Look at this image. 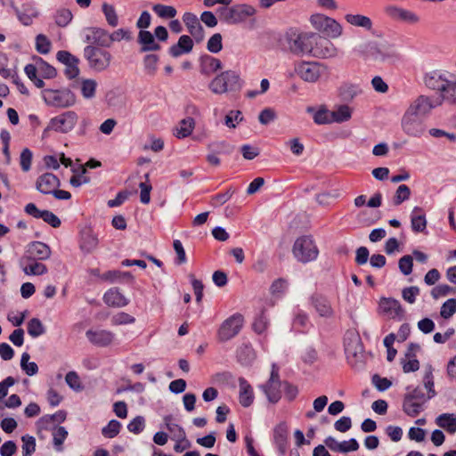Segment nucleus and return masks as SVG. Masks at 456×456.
Instances as JSON below:
<instances>
[{
  "label": "nucleus",
  "mask_w": 456,
  "mask_h": 456,
  "mask_svg": "<svg viewBox=\"0 0 456 456\" xmlns=\"http://www.w3.org/2000/svg\"><path fill=\"white\" fill-rule=\"evenodd\" d=\"M42 96L47 105L55 108H68L76 102L75 94L69 89H45Z\"/></svg>",
  "instance_id": "6"
},
{
  "label": "nucleus",
  "mask_w": 456,
  "mask_h": 456,
  "mask_svg": "<svg viewBox=\"0 0 456 456\" xmlns=\"http://www.w3.org/2000/svg\"><path fill=\"white\" fill-rule=\"evenodd\" d=\"M403 410L408 416L416 417L423 411V403L413 401L404 395Z\"/></svg>",
  "instance_id": "41"
},
{
  "label": "nucleus",
  "mask_w": 456,
  "mask_h": 456,
  "mask_svg": "<svg viewBox=\"0 0 456 456\" xmlns=\"http://www.w3.org/2000/svg\"><path fill=\"white\" fill-rule=\"evenodd\" d=\"M57 60L65 65L64 73L69 79H73L79 75V60L68 51H59L56 54Z\"/></svg>",
  "instance_id": "17"
},
{
  "label": "nucleus",
  "mask_w": 456,
  "mask_h": 456,
  "mask_svg": "<svg viewBox=\"0 0 456 456\" xmlns=\"http://www.w3.org/2000/svg\"><path fill=\"white\" fill-rule=\"evenodd\" d=\"M410 196H411V190H410L409 186H407L406 184L399 185L395 193V196H394V200H393L394 205H395V206L401 205L403 202L409 200Z\"/></svg>",
  "instance_id": "52"
},
{
  "label": "nucleus",
  "mask_w": 456,
  "mask_h": 456,
  "mask_svg": "<svg viewBox=\"0 0 456 456\" xmlns=\"http://www.w3.org/2000/svg\"><path fill=\"white\" fill-rule=\"evenodd\" d=\"M311 24L314 28L323 32L330 38H338L342 35V26L334 19L322 14L312 15Z\"/></svg>",
  "instance_id": "9"
},
{
  "label": "nucleus",
  "mask_w": 456,
  "mask_h": 456,
  "mask_svg": "<svg viewBox=\"0 0 456 456\" xmlns=\"http://www.w3.org/2000/svg\"><path fill=\"white\" fill-rule=\"evenodd\" d=\"M379 306L382 312L391 319L402 320L404 316V309L395 298H382Z\"/></svg>",
  "instance_id": "23"
},
{
  "label": "nucleus",
  "mask_w": 456,
  "mask_h": 456,
  "mask_svg": "<svg viewBox=\"0 0 456 456\" xmlns=\"http://www.w3.org/2000/svg\"><path fill=\"white\" fill-rule=\"evenodd\" d=\"M183 21L197 43L204 39V28L196 14L189 12H185L183 15Z\"/></svg>",
  "instance_id": "21"
},
{
  "label": "nucleus",
  "mask_w": 456,
  "mask_h": 456,
  "mask_svg": "<svg viewBox=\"0 0 456 456\" xmlns=\"http://www.w3.org/2000/svg\"><path fill=\"white\" fill-rule=\"evenodd\" d=\"M200 72L204 76H210L223 68L221 61L208 54H204L199 60Z\"/></svg>",
  "instance_id": "25"
},
{
  "label": "nucleus",
  "mask_w": 456,
  "mask_h": 456,
  "mask_svg": "<svg viewBox=\"0 0 456 456\" xmlns=\"http://www.w3.org/2000/svg\"><path fill=\"white\" fill-rule=\"evenodd\" d=\"M137 42L141 45L140 53L155 52L161 49L160 45L156 42L154 35L148 30L139 31Z\"/></svg>",
  "instance_id": "24"
},
{
  "label": "nucleus",
  "mask_w": 456,
  "mask_h": 456,
  "mask_svg": "<svg viewBox=\"0 0 456 456\" xmlns=\"http://www.w3.org/2000/svg\"><path fill=\"white\" fill-rule=\"evenodd\" d=\"M456 312V298H450L446 300L440 311V314L444 319H449L452 317Z\"/></svg>",
  "instance_id": "59"
},
{
  "label": "nucleus",
  "mask_w": 456,
  "mask_h": 456,
  "mask_svg": "<svg viewBox=\"0 0 456 456\" xmlns=\"http://www.w3.org/2000/svg\"><path fill=\"white\" fill-rule=\"evenodd\" d=\"M133 39L132 32L129 28H118L113 32H109V45H112L114 42H120L122 40L131 41Z\"/></svg>",
  "instance_id": "43"
},
{
  "label": "nucleus",
  "mask_w": 456,
  "mask_h": 456,
  "mask_svg": "<svg viewBox=\"0 0 456 456\" xmlns=\"http://www.w3.org/2000/svg\"><path fill=\"white\" fill-rule=\"evenodd\" d=\"M88 68L95 72L106 71L111 64L113 56L105 48L95 45H86L83 52Z\"/></svg>",
  "instance_id": "4"
},
{
  "label": "nucleus",
  "mask_w": 456,
  "mask_h": 456,
  "mask_svg": "<svg viewBox=\"0 0 456 456\" xmlns=\"http://www.w3.org/2000/svg\"><path fill=\"white\" fill-rule=\"evenodd\" d=\"M61 186L60 179L52 173H44L36 181V189L43 194H51Z\"/></svg>",
  "instance_id": "20"
},
{
  "label": "nucleus",
  "mask_w": 456,
  "mask_h": 456,
  "mask_svg": "<svg viewBox=\"0 0 456 456\" xmlns=\"http://www.w3.org/2000/svg\"><path fill=\"white\" fill-rule=\"evenodd\" d=\"M97 245L98 238L90 229L81 232L80 248L82 251L91 253L97 248Z\"/></svg>",
  "instance_id": "32"
},
{
  "label": "nucleus",
  "mask_w": 456,
  "mask_h": 456,
  "mask_svg": "<svg viewBox=\"0 0 456 456\" xmlns=\"http://www.w3.org/2000/svg\"><path fill=\"white\" fill-rule=\"evenodd\" d=\"M239 401L240 403L247 408L254 402V392L250 384L242 377L239 379Z\"/></svg>",
  "instance_id": "29"
},
{
  "label": "nucleus",
  "mask_w": 456,
  "mask_h": 456,
  "mask_svg": "<svg viewBox=\"0 0 456 456\" xmlns=\"http://www.w3.org/2000/svg\"><path fill=\"white\" fill-rule=\"evenodd\" d=\"M83 41L88 45H95L101 48H110L109 31L100 27L86 28L82 31Z\"/></svg>",
  "instance_id": "11"
},
{
  "label": "nucleus",
  "mask_w": 456,
  "mask_h": 456,
  "mask_svg": "<svg viewBox=\"0 0 456 456\" xmlns=\"http://www.w3.org/2000/svg\"><path fill=\"white\" fill-rule=\"evenodd\" d=\"M311 305L314 308L320 317L331 318L334 310L330 300L320 293H314L309 298Z\"/></svg>",
  "instance_id": "19"
},
{
  "label": "nucleus",
  "mask_w": 456,
  "mask_h": 456,
  "mask_svg": "<svg viewBox=\"0 0 456 456\" xmlns=\"http://www.w3.org/2000/svg\"><path fill=\"white\" fill-rule=\"evenodd\" d=\"M104 303L111 307H124L129 304V300L118 288L108 289L103 295Z\"/></svg>",
  "instance_id": "27"
},
{
  "label": "nucleus",
  "mask_w": 456,
  "mask_h": 456,
  "mask_svg": "<svg viewBox=\"0 0 456 456\" xmlns=\"http://www.w3.org/2000/svg\"><path fill=\"white\" fill-rule=\"evenodd\" d=\"M145 428V419L142 416H136L127 425V429L134 434H140Z\"/></svg>",
  "instance_id": "64"
},
{
  "label": "nucleus",
  "mask_w": 456,
  "mask_h": 456,
  "mask_svg": "<svg viewBox=\"0 0 456 456\" xmlns=\"http://www.w3.org/2000/svg\"><path fill=\"white\" fill-rule=\"evenodd\" d=\"M243 81L240 75L232 69L221 72L209 83V89L213 94H223L227 92H237L242 87Z\"/></svg>",
  "instance_id": "2"
},
{
  "label": "nucleus",
  "mask_w": 456,
  "mask_h": 456,
  "mask_svg": "<svg viewBox=\"0 0 456 456\" xmlns=\"http://www.w3.org/2000/svg\"><path fill=\"white\" fill-rule=\"evenodd\" d=\"M39 260H25L22 267L27 275H42L47 273L45 265L39 263Z\"/></svg>",
  "instance_id": "34"
},
{
  "label": "nucleus",
  "mask_w": 456,
  "mask_h": 456,
  "mask_svg": "<svg viewBox=\"0 0 456 456\" xmlns=\"http://www.w3.org/2000/svg\"><path fill=\"white\" fill-rule=\"evenodd\" d=\"M72 20V13L68 9L59 10L55 15V22L60 27H66Z\"/></svg>",
  "instance_id": "62"
},
{
  "label": "nucleus",
  "mask_w": 456,
  "mask_h": 456,
  "mask_svg": "<svg viewBox=\"0 0 456 456\" xmlns=\"http://www.w3.org/2000/svg\"><path fill=\"white\" fill-rule=\"evenodd\" d=\"M36 49L41 54H46L51 50L50 40L43 34H39L36 37Z\"/></svg>",
  "instance_id": "58"
},
{
  "label": "nucleus",
  "mask_w": 456,
  "mask_h": 456,
  "mask_svg": "<svg viewBox=\"0 0 456 456\" xmlns=\"http://www.w3.org/2000/svg\"><path fill=\"white\" fill-rule=\"evenodd\" d=\"M192 48V39L187 35H183L179 37L178 42L176 44L169 47L168 53L172 57L177 58L183 54L191 53Z\"/></svg>",
  "instance_id": "26"
},
{
  "label": "nucleus",
  "mask_w": 456,
  "mask_h": 456,
  "mask_svg": "<svg viewBox=\"0 0 456 456\" xmlns=\"http://www.w3.org/2000/svg\"><path fill=\"white\" fill-rule=\"evenodd\" d=\"M27 330L32 338H38L45 333V328L38 318L30 319L28 322Z\"/></svg>",
  "instance_id": "46"
},
{
  "label": "nucleus",
  "mask_w": 456,
  "mask_h": 456,
  "mask_svg": "<svg viewBox=\"0 0 456 456\" xmlns=\"http://www.w3.org/2000/svg\"><path fill=\"white\" fill-rule=\"evenodd\" d=\"M86 336L93 345L102 347L110 346L115 338V334L107 330H88Z\"/></svg>",
  "instance_id": "22"
},
{
  "label": "nucleus",
  "mask_w": 456,
  "mask_h": 456,
  "mask_svg": "<svg viewBox=\"0 0 456 456\" xmlns=\"http://www.w3.org/2000/svg\"><path fill=\"white\" fill-rule=\"evenodd\" d=\"M77 115L75 111L69 110L50 120L48 127L56 132L68 133L71 131L77 121Z\"/></svg>",
  "instance_id": "14"
},
{
  "label": "nucleus",
  "mask_w": 456,
  "mask_h": 456,
  "mask_svg": "<svg viewBox=\"0 0 456 456\" xmlns=\"http://www.w3.org/2000/svg\"><path fill=\"white\" fill-rule=\"evenodd\" d=\"M273 441L281 455H284L288 445V428L284 422L278 424L273 429Z\"/></svg>",
  "instance_id": "28"
},
{
  "label": "nucleus",
  "mask_w": 456,
  "mask_h": 456,
  "mask_svg": "<svg viewBox=\"0 0 456 456\" xmlns=\"http://www.w3.org/2000/svg\"><path fill=\"white\" fill-rule=\"evenodd\" d=\"M292 253L298 262L306 264L318 257L319 250L312 236L303 235L295 240Z\"/></svg>",
  "instance_id": "5"
},
{
  "label": "nucleus",
  "mask_w": 456,
  "mask_h": 456,
  "mask_svg": "<svg viewBox=\"0 0 456 456\" xmlns=\"http://www.w3.org/2000/svg\"><path fill=\"white\" fill-rule=\"evenodd\" d=\"M398 267L400 272L404 275H409L412 272L413 259L410 255L402 256L398 261Z\"/></svg>",
  "instance_id": "60"
},
{
  "label": "nucleus",
  "mask_w": 456,
  "mask_h": 456,
  "mask_svg": "<svg viewBox=\"0 0 456 456\" xmlns=\"http://www.w3.org/2000/svg\"><path fill=\"white\" fill-rule=\"evenodd\" d=\"M310 55L317 58H334L338 55V49L329 39L314 33L313 50Z\"/></svg>",
  "instance_id": "10"
},
{
  "label": "nucleus",
  "mask_w": 456,
  "mask_h": 456,
  "mask_svg": "<svg viewBox=\"0 0 456 456\" xmlns=\"http://www.w3.org/2000/svg\"><path fill=\"white\" fill-rule=\"evenodd\" d=\"M30 355L24 352L20 358V368L28 376H34L38 372V366L35 362H29Z\"/></svg>",
  "instance_id": "45"
},
{
  "label": "nucleus",
  "mask_w": 456,
  "mask_h": 456,
  "mask_svg": "<svg viewBox=\"0 0 456 456\" xmlns=\"http://www.w3.org/2000/svg\"><path fill=\"white\" fill-rule=\"evenodd\" d=\"M121 423L117 419H111L102 428V434L106 438H114L120 431Z\"/></svg>",
  "instance_id": "48"
},
{
  "label": "nucleus",
  "mask_w": 456,
  "mask_h": 456,
  "mask_svg": "<svg viewBox=\"0 0 456 456\" xmlns=\"http://www.w3.org/2000/svg\"><path fill=\"white\" fill-rule=\"evenodd\" d=\"M313 38L314 32H301L293 28L285 35L289 50L298 56L310 55L313 50Z\"/></svg>",
  "instance_id": "3"
},
{
  "label": "nucleus",
  "mask_w": 456,
  "mask_h": 456,
  "mask_svg": "<svg viewBox=\"0 0 456 456\" xmlns=\"http://www.w3.org/2000/svg\"><path fill=\"white\" fill-rule=\"evenodd\" d=\"M441 104L444 102L449 104H456V76L450 77L448 83L445 84L444 89L441 92L440 96L436 98Z\"/></svg>",
  "instance_id": "30"
},
{
  "label": "nucleus",
  "mask_w": 456,
  "mask_h": 456,
  "mask_svg": "<svg viewBox=\"0 0 456 456\" xmlns=\"http://www.w3.org/2000/svg\"><path fill=\"white\" fill-rule=\"evenodd\" d=\"M434 378L432 373V367L428 365L427 371L424 375V387L428 390V400L436 396V392L434 388Z\"/></svg>",
  "instance_id": "53"
},
{
  "label": "nucleus",
  "mask_w": 456,
  "mask_h": 456,
  "mask_svg": "<svg viewBox=\"0 0 456 456\" xmlns=\"http://www.w3.org/2000/svg\"><path fill=\"white\" fill-rule=\"evenodd\" d=\"M97 82L92 78H85L81 81V94L86 99H91L95 95Z\"/></svg>",
  "instance_id": "47"
},
{
  "label": "nucleus",
  "mask_w": 456,
  "mask_h": 456,
  "mask_svg": "<svg viewBox=\"0 0 456 456\" xmlns=\"http://www.w3.org/2000/svg\"><path fill=\"white\" fill-rule=\"evenodd\" d=\"M327 67L316 61H298L294 65V71L304 81L316 82L325 73Z\"/></svg>",
  "instance_id": "7"
},
{
  "label": "nucleus",
  "mask_w": 456,
  "mask_h": 456,
  "mask_svg": "<svg viewBox=\"0 0 456 456\" xmlns=\"http://www.w3.org/2000/svg\"><path fill=\"white\" fill-rule=\"evenodd\" d=\"M265 394L268 401L272 403H276L281 397V383L267 382L260 387Z\"/></svg>",
  "instance_id": "36"
},
{
  "label": "nucleus",
  "mask_w": 456,
  "mask_h": 456,
  "mask_svg": "<svg viewBox=\"0 0 456 456\" xmlns=\"http://www.w3.org/2000/svg\"><path fill=\"white\" fill-rule=\"evenodd\" d=\"M450 77H453L452 73L436 69L425 74L424 83L428 89L437 91L441 94Z\"/></svg>",
  "instance_id": "15"
},
{
  "label": "nucleus",
  "mask_w": 456,
  "mask_h": 456,
  "mask_svg": "<svg viewBox=\"0 0 456 456\" xmlns=\"http://www.w3.org/2000/svg\"><path fill=\"white\" fill-rule=\"evenodd\" d=\"M65 381L67 385L76 392H80L84 389L78 374L74 370L69 371L66 374Z\"/></svg>",
  "instance_id": "50"
},
{
  "label": "nucleus",
  "mask_w": 456,
  "mask_h": 456,
  "mask_svg": "<svg viewBox=\"0 0 456 456\" xmlns=\"http://www.w3.org/2000/svg\"><path fill=\"white\" fill-rule=\"evenodd\" d=\"M223 21L230 25H238L249 20L256 23V8L249 4H236L230 7H220L217 10Z\"/></svg>",
  "instance_id": "1"
},
{
  "label": "nucleus",
  "mask_w": 456,
  "mask_h": 456,
  "mask_svg": "<svg viewBox=\"0 0 456 456\" xmlns=\"http://www.w3.org/2000/svg\"><path fill=\"white\" fill-rule=\"evenodd\" d=\"M345 20L353 26L361 27L367 30H370L372 28L371 20L369 17L362 14L348 13L345 16Z\"/></svg>",
  "instance_id": "38"
},
{
  "label": "nucleus",
  "mask_w": 456,
  "mask_h": 456,
  "mask_svg": "<svg viewBox=\"0 0 456 456\" xmlns=\"http://www.w3.org/2000/svg\"><path fill=\"white\" fill-rule=\"evenodd\" d=\"M51 256L48 245L41 241H33L28 244L25 256L20 259V265H23L25 260H46Z\"/></svg>",
  "instance_id": "16"
},
{
  "label": "nucleus",
  "mask_w": 456,
  "mask_h": 456,
  "mask_svg": "<svg viewBox=\"0 0 456 456\" xmlns=\"http://www.w3.org/2000/svg\"><path fill=\"white\" fill-rule=\"evenodd\" d=\"M53 445L58 451H61V445L64 443L68 431L64 427L58 426L53 434Z\"/></svg>",
  "instance_id": "55"
},
{
  "label": "nucleus",
  "mask_w": 456,
  "mask_h": 456,
  "mask_svg": "<svg viewBox=\"0 0 456 456\" xmlns=\"http://www.w3.org/2000/svg\"><path fill=\"white\" fill-rule=\"evenodd\" d=\"M194 126L195 122L192 118H185L179 122L174 134L179 139L185 138L192 133Z\"/></svg>",
  "instance_id": "35"
},
{
  "label": "nucleus",
  "mask_w": 456,
  "mask_h": 456,
  "mask_svg": "<svg viewBox=\"0 0 456 456\" xmlns=\"http://www.w3.org/2000/svg\"><path fill=\"white\" fill-rule=\"evenodd\" d=\"M269 325V319L263 310L256 318L252 324L253 330L257 334L264 333Z\"/></svg>",
  "instance_id": "49"
},
{
  "label": "nucleus",
  "mask_w": 456,
  "mask_h": 456,
  "mask_svg": "<svg viewBox=\"0 0 456 456\" xmlns=\"http://www.w3.org/2000/svg\"><path fill=\"white\" fill-rule=\"evenodd\" d=\"M238 359L242 364H249L254 359L253 349L248 346L240 347L238 351Z\"/></svg>",
  "instance_id": "63"
},
{
  "label": "nucleus",
  "mask_w": 456,
  "mask_h": 456,
  "mask_svg": "<svg viewBox=\"0 0 456 456\" xmlns=\"http://www.w3.org/2000/svg\"><path fill=\"white\" fill-rule=\"evenodd\" d=\"M440 105L441 102H437L436 99H433L432 97L422 94L418 96L410 104L406 110L423 118L424 117L428 116L433 109Z\"/></svg>",
  "instance_id": "13"
},
{
  "label": "nucleus",
  "mask_w": 456,
  "mask_h": 456,
  "mask_svg": "<svg viewBox=\"0 0 456 456\" xmlns=\"http://www.w3.org/2000/svg\"><path fill=\"white\" fill-rule=\"evenodd\" d=\"M159 55L155 53H148L143 57L142 64L146 75L153 77L158 70Z\"/></svg>",
  "instance_id": "40"
},
{
  "label": "nucleus",
  "mask_w": 456,
  "mask_h": 456,
  "mask_svg": "<svg viewBox=\"0 0 456 456\" xmlns=\"http://www.w3.org/2000/svg\"><path fill=\"white\" fill-rule=\"evenodd\" d=\"M153 11L161 18H174L176 15L175 7L164 4H155Z\"/></svg>",
  "instance_id": "57"
},
{
  "label": "nucleus",
  "mask_w": 456,
  "mask_h": 456,
  "mask_svg": "<svg viewBox=\"0 0 456 456\" xmlns=\"http://www.w3.org/2000/svg\"><path fill=\"white\" fill-rule=\"evenodd\" d=\"M421 208L419 207H415L413 208L411 216V229L415 232H423L427 228V219L424 214L416 215V212H421Z\"/></svg>",
  "instance_id": "37"
},
{
  "label": "nucleus",
  "mask_w": 456,
  "mask_h": 456,
  "mask_svg": "<svg viewBox=\"0 0 456 456\" xmlns=\"http://www.w3.org/2000/svg\"><path fill=\"white\" fill-rule=\"evenodd\" d=\"M102 12L104 14L105 20L107 23L115 28L118 25V16L117 14L115 7L108 3H103L102 4Z\"/></svg>",
  "instance_id": "42"
},
{
  "label": "nucleus",
  "mask_w": 456,
  "mask_h": 456,
  "mask_svg": "<svg viewBox=\"0 0 456 456\" xmlns=\"http://www.w3.org/2000/svg\"><path fill=\"white\" fill-rule=\"evenodd\" d=\"M24 211L37 219H43L46 224L53 228L61 226V219L49 210H40L34 203H28L25 206Z\"/></svg>",
  "instance_id": "18"
},
{
  "label": "nucleus",
  "mask_w": 456,
  "mask_h": 456,
  "mask_svg": "<svg viewBox=\"0 0 456 456\" xmlns=\"http://www.w3.org/2000/svg\"><path fill=\"white\" fill-rule=\"evenodd\" d=\"M388 14L396 20L405 21L411 24L417 23L419 20V16L409 10L399 7H389L387 9Z\"/></svg>",
  "instance_id": "31"
},
{
  "label": "nucleus",
  "mask_w": 456,
  "mask_h": 456,
  "mask_svg": "<svg viewBox=\"0 0 456 456\" xmlns=\"http://www.w3.org/2000/svg\"><path fill=\"white\" fill-rule=\"evenodd\" d=\"M456 289L451 287L447 284H440L434 287L431 290V296L434 299H438L439 297H445L450 294H455Z\"/></svg>",
  "instance_id": "54"
},
{
  "label": "nucleus",
  "mask_w": 456,
  "mask_h": 456,
  "mask_svg": "<svg viewBox=\"0 0 456 456\" xmlns=\"http://www.w3.org/2000/svg\"><path fill=\"white\" fill-rule=\"evenodd\" d=\"M436 424L450 434L456 432V418L451 413H443L436 418Z\"/></svg>",
  "instance_id": "39"
},
{
  "label": "nucleus",
  "mask_w": 456,
  "mask_h": 456,
  "mask_svg": "<svg viewBox=\"0 0 456 456\" xmlns=\"http://www.w3.org/2000/svg\"><path fill=\"white\" fill-rule=\"evenodd\" d=\"M207 49L212 53H218L223 49V37L220 33L214 34L207 43Z\"/></svg>",
  "instance_id": "51"
},
{
  "label": "nucleus",
  "mask_w": 456,
  "mask_h": 456,
  "mask_svg": "<svg viewBox=\"0 0 456 456\" xmlns=\"http://www.w3.org/2000/svg\"><path fill=\"white\" fill-rule=\"evenodd\" d=\"M403 131L412 137H420L425 131L424 120L422 118L406 110L402 118Z\"/></svg>",
  "instance_id": "12"
},
{
  "label": "nucleus",
  "mask_w": 456,
  "mask_h": 456,
  "mask_svg": "<svg viewBox=\"0 0 456 456\" xmlns=\"http://www.w3.org/2000/svg\"><path fill=\"white\" fill-rule=\"evenodd\" d=\"M325 445L331 451L337 452L346 453L348 452V449L346 448L345 443L338 442L333 436H328L324 440Z\"/></svg>",
  "instance_id": "61"
},
{
  "label": "nucleus",
  "mask_w": 456,
  "mask_h": 456,
  "mask_svg": "<svg viewBox=\"0 0 456 456\" xmlns=\"http://www.w3.org/2000/svg\"><path fill=\"white\" fill-rule=\"evenodd\" d=\"M244 318L240 314H234L224 320L217 330L220 342H226L236 337L243 327Z\"/></svg>",
  "instance_id": "8"
},
{
  "label": "nucleus",
  "mask_w": 456,
  "mask_h": 456,
  "mask_svg": "<svg viewBox=\"0 0 456 456\" xmlns=\"http://www.w3.org/2000/svg\"><path fill=\"white\" fill-rule=\"evenodd\" d=\"M352 110L347 105H340L337 110L331 112L333 122L342 123L351 118Z\"/></svg>",
  "instance_id": "44"
},
{
  "label": "nucleus",
  "mask_w": 456,
  "mask_h": 456,
  "mask_svg": "<svg viewBox=\"0 0 456 456\" xmlns=\"http://www.w3.org/2000/svg\"><path fill=\"white\" fill-rule=\"evenodd\" d=\"M174 417L169 414L166 415L163 418V421L166 428L172 434V439L175 442H181V440H185L186 433L184 429L178 424L173 422Z\"/></svg>",
  "instance_id": "33"
},
{
  "label": "nucleus",
  "mask_w": 456,
  "mask_h": 456,
  "mask_svg": "<svg viewBox=\"0 0 456 456\" xmlns=\"http://www.w3.org/2000/svg\"><path fill=\"white\" fill-rule=\"evenodd\" d=\"M135 322V318L125 312L116 314L111 317V324L114 326L132 324Z\"/></svg>",
  "instance_id": "56"
}]
</instances>
